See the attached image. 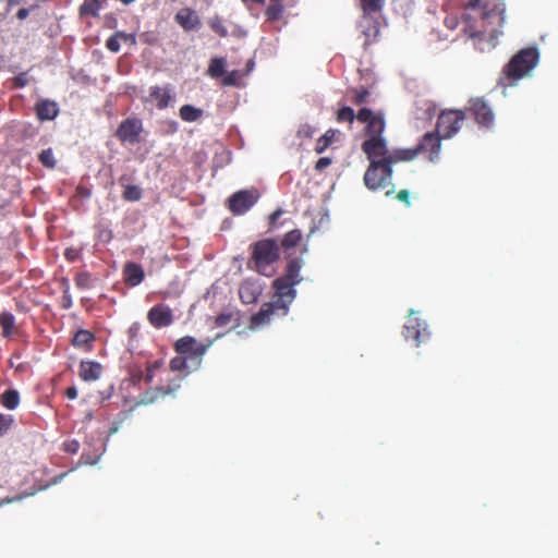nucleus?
Returning a JSON list of instances; mask_svg holds the SVG:
<instances>
[{"label": "nucleus", "instance_id": "obj_1", "mask_svg": "<svg viewBox=\"0 0 558 558\" xmlns=\"http://www.w3.org/2000/svg\"><path fill=\"white\" fill-rule=\"evenodd\" d=\"M302 266V258L288 260L284 274L272 281V289L275 291L272 302L278 305L282 316L288 314L289 307L296 296L294 287L302 281L300 276Z\"/></svg>", "mask_w": 558, "mask_h": 558}, {"label": "nucleus", "instance_id": "obj_2", "mask_svg": "<svg viewBox=\"0 0 558 558\" xmlns=\"http://www.w3.org/2000/svg\"><path fill=\"white\" fill-rule=\"evenodd\" d=\"M538 60L539 52L536 47H526L519 50L502 68L498 78V86L504 89L515 86L520 80L533 71Z\"/></svg>", "mask_w": 558, "mask_h": 558}, {"label": "nucleus", "instance_id": "obj_3", "mask_svg": "<svg viewBox=\"0 0 558 558\" xmlns=\"http://www.w3.org/2000/svg\"><path fill=\"white\" fill-rule=\"evenodd\" d=\"M250 258L246 266L250 270L265 277L276 272V264L280 258V246L275 239L266 238L252 243L248 247Z\"/></svg>", "mask_w": 558, "mask_h": 558}, {"label": "nucleus", "instance_id": "obj_4", "mask_svg": "<svg viewBox=\"0 0 558 558\" xmlns=\"http://www.w3.org/2000/svg\"><path fill=\"white\" fill-rule=\"evenodd\" d=\"M465 32L471 37H482L485 33L493 35L495 29H488L492 19L504 21V9L495 7L488 9L483 0H470L465 7Z\"/></svg>", "mask_w": 558, "mask_h": 558}, {"label": "nucleus", "instance_id": "obj_5", "mask_svg": "<svg viewBox=\"0 0 558 558\" xmlns=\"http://www.w3.org/2000/svg\"><path fill=\"white\" fill-rule=\"evenodd\" d=\"M221 336V333H218L216 338L208 339L206 342H199L192 336H184L174 342L173 348L179 355H184L189 361H195L196 366L199 367L204 354L214 344L215 340Z\"/></svg>", "mask_w": 558, "mask_h": 558}, {"label": "nucleus", "instance_id": "obj_6", "mask_svg": "<svg viewBox=\"0 0 558 558\" xmlns=\"http://www.w3.org/2000/svg\"><path fill=\"white\" fill-rule=\"evenodd\" d=\"M165 384H160L154 388L147 389L143 392L135 405H148L157 402L166 397H173L180 390L183 377L181 375H174L172 377L167 376L162 379Z\"/></svg>", "mask_w": 558, "mask_h": 558}, {"label": "nucleus", "instance_id": "obj_7", "mask_svg": "<svg viewBox=\"0 0 558 558\" xmlns=\"http://www.w3.org/2000/svg\"><path fill=\"white\" fill-rule=\"evenodd\" d=\"M392 168L387 159L369 162L364 174V183L369 190H379L388 185L391 180Z\"/></svg>", "mask_w": 558, "mask_h": 558}, {"label": "nucleus", "instance_id": "obj_8", "mask_svg": "<svg viewBox=\"0 0 558 558\" xmlns=\"http://www.w3.org/2000/svg\"><path fill=\"white\" fill-rule=\"evenodd\" d=\"M465 120V111L459 109H446L442 110L436 123V133L441 136V138H451L454 136L460 128L461 123Z\"/></svg>", "mask_w": 558, "mask_h": 558}, {"label": "nucleus", "instance_id": "obj_9", "mask_svg": "<svg viewBox=\"0 0 558 558\" xmlns=\"http://www.w3.org/2000/svg\"><path fill=\"white\" fill-rule=\"evenodd\" d=\"M356 120L365 124L364 132L368 138L384 137L383 133L386 128V121L381 111L361 108L356 113Z\"/></svg>", "mask_w": 558, "mask_h": 558}, {"label": "nucleus", "instance_id": "obj_10", "mask_svg": "<svg viewBox=\"0 0 558 558\" xmlns=\"http://www.w3.org/2000/svg\"><path fill=\"white\" fill-rule=\"evenodd\" d=\"M464 111L465 114L469 113L483 128H490L494 124L495 114L488 102L482 97L471 98Z\"/></svg>", "mask_w": 558, "mask_h": 558}, {"label": "nucleus", "instance_id": "obj_11", "mask_svg": "<svg viewBox=\"0 0 558 558\" xmlns=\"http://www.w3.org/2000/svg\"><path fill=\"white\" fill-rule=\"evenodd\" d=\"M415 312L413 310L410 311V315L403 327V337L407 341L412 340L416 345H420L422 342L426 341L430 333L427 328L426 322L422 320L420 317L414 316Z\"/></svg>", "mask_w": 558, "mask_h": 558}, {"label": "nucleus", "instance_id": "obj_12", "mask_svg": "<svg viewBox=\"0 0 558 558\" xmlns=\"http://www.w3.org/2000/svg\"><path fill=\"white\" fill-rule=\"evenodd\" d=\"M142 131L143 123L140 119L128 118L120 123L116 136L122 143L137 144Z\"/></svg>", "mask_w": 558, "mask_h": 558}, {"label": "nucleus", "instance_id": "obj_13", "mask_svg": "<svg viewBox=\"0 0 558 558\" xmlns=\"http://www.w3.org/2000/svg\"><path fill=\"white\" fill-rule=\"evenodd\" d=\"M258 196L255 191L241 190L229 197V209L234 215H243L257 202Z\"/></svg>", "mask_w": 558, "mask_h": 558}, {"label": "nucleus", "instance_id": "obj_14", "mask_svg": "<svg viewBox=\"0 0 558 558\" xmlns=\"http://www.w3.org/2000/svg\"><path fill=\"white\" fill-rule=\"evenodd\" d=\"M441 140V136L436 132H427L415 146L416 150L418 154H427V159L430 162H436L439 159Z\"/></svg>", "mask_w": 558, "mask_h": 558}, {"label": "nucleus", "instance_id": "obj_15", "mask_svg": "<svg viewBox=\"0 0 558 558\" xmlns=\"http://www.w3.org/2000/svg\"><path fill=\"white\" fill-rule=\"evenodd\" d=\"M362 150L367 156L369 162L388 159L391 154L388 150L387 142L384 137L365 140L362 143Z\"/></svg>", "mask_w": 558, "mask_h": 558}, {"label": "nucleus", "instance_id": "obj_16", "mask_svg": "<svg viewBox=\"0 0 558 558\" xmlns=\"http://www.w3.org/2000/svg\"><path fill=\"white\" fill-rule=\"evenodd\" d=\"M173 319L172 310L163 303L154 305L147 313V320L156 329L170 326Z\"/></svg>", "mask_w": 558, "mask_h": 558}, {"label": "nucleus", "instance_id": "obj_17", "mask_svg": "<svg viewBox=\"0 0 558 558\" xmlns=\"http://www.w3.org/2000/svg\"><path fill=\"white\" fill-rule=\"evenodd\" d=\"M275 315L282 316L278 305L272 301L264 303L259 311L251 317L250 327L252 329L260 328L269 324Z\"/></svg>", "mask_w": 558, "mask_h": 558}, {"label": "nucleus", "instance_id": "obj_18", "mask_svg": "<svg viewBox=\"0 0 558 558\" xmlns=\"http://www.w3.org/2000/svg\"><path fill=\"white\" fill-rule=\"evenodd\" d=\"M263 292L262 284L254 279L244 280L239 288V296L243 304L255 303Z\"/></svg>", "mask_w": 558, "mask_h": 558}, {"label": "nucleus", "instance_id": "obj_19", "mask_svg": "<svg viewBox=\"0 0 558 558\" xmlns=\"http://www.w3.org/2000/svg\"><path fill=\"white\" fill-rule=\"evenodd\" d=\"M174 20L186 32L198 29L202 25L199 16L191 8L179 10Z\"/></svg>", "mask_w": 558, "mask_h": 558}, {"label": "nucleus", "instance_id": "obj_20", "mask_svg": "<svg viewBox=\"0 0 558 558\" xmlns=\"http://www.w3.org/2000/svg\"><path fill=\"white\" fill-rule=\"evenodd\" d=\"M34 111L39 121H50L59 114V106L53 100L40 99L35 104Z\"/></svg>", "mask_w": 558, "mask_h": 558}, {"label": "nucleus", "instance_id": "obj_21", "mask_svg": "<svg viewBox=\"0 0 558 558\" xmlns=\"http://www.w3.org/2000/svg\"><path fill=\"white\" fill-rule=\"evenodd\" d=\"M145 278V272L140 264L129 262L123 267V279L126 286L136 287Z\"/></svg>", "mask_w": 558, "mask_h": 558}, {"label": "nucleus", "instance_id": "obj_22", "mask_svg": "<svg viewBox=\"0 0 558 558\" xmlns=\"http://www.w3.org/2000/svg\"><path fill=\"white\" fill-rule=\"evenodd\" d=\"M102 373V365L95 361H81L78 376L84 381L98 380Z\"/></svg>", "mask_w": 558, "mask_h": 558}, {"label": "nucleus", "instance_id": "obj_23", "mask_svg": "<svg viewBox=\"0 0 558 558\" xmlns=\"http://www.w3.org/2000/svg\"><path fill=\"white\" fill-rule=\"evenodd\" d=\"M302 240V232L299 229H293L287 232L279 246L284 250L286 258L288 260L292 259V253L290 252L292 248L298 246Z\"/></svg>", "mask_w": 558, "mask_h": 558}, {"label": "nucleus", "instance_id": "obj_24", "mask_svg": "<svg viewBox=\"0 0 558 558\" xmlns=\"http://www.w3.org/2000/svg\"><path fill=\"white\" fill-rule=\"evenodd\" d=\"M95 336L87 329L77 330L72 338V345L85 351H90Z\"/></svg>", "mask_w": 558, "mask_h": 558}, {"label": "nucleus", "instance_id": "obj_25", "mask_svg": "<svg viewBox=\"0 0 558 558\" xmlns=\"http://www.w3.org/2000/svg\"><path fill=\"white\" fill-rule=\"evenodd\" d=\"M0 327L2 329L1 335L3 338H11L19 331L15 324V317L10 312L0 313Z\"/></svg>", "mask_w": 558, "mask_h": 558}, {"label": "nucleus", "instance_id": "obj_26", "mask_svg": "<svg viewBox=\"0 0 558 558\" xmlns=\"http://www.w3.org/2000/svg\"><path fill=\"white\" fill-rule=\"evenodd\" d=\"M149 96L156 101L158 109H165L169 106L171 95L168 89H163L159 86H153L149 89Z\"/></svg>", "mask_w": 558, "mask_h": 558}, {"label": "nucleus", "instance_id": "obj_27", "mask_svg": "<svg viewBox=\"0 0 558 558\" xmlns=\"http://www.w3.org/2000/svg\"><path fill=\"white\" fill-rule=\"evenodd\" d=\"M418 155L416 147L414 148H404L397 149L390 154L388 157L389 165L392 167L393 163L399 161H410L413 160Z\"/></svg>", "mask_w": 558, "mask_h": 558}, {"label": "nucleus", "instance_id": "obj_28", "mask_svg": "<svg viewBox=\"0 0 558 558\" xmlns=\"http://www.w3.org/2000/svg\"><path fill=\"white\" fill-rule=\"evenodd\" d=\"M0 403L8 410H15L20 404V393L15 389H7L0 396Z\"/></svg>", "mask_w": 558, "mask_h": 558}, {"label": "nucleus", "instance_id": "obj_29", "mask_svg": "<svg viewBox=\"0 0 558 558\" xmlns=\"http://www.w3.org/2000/svg\"><path fill=\"white\" fill-rule=\"evenodd\" d=\"M180 118L185 122H195L203 116V110L192 105H183L180 108Z\"/></svg>", "mask_w": 558, "mask_h": 558}, {"label": "nucleus", "instance_id": "obj_30", "mask_svg": "<svg viewBox=\"0 0 558 558\" xmlns=\"http://www.w3.org/2000/svg\"><path fill=\"white\" fill-rule=\"evenodd\" d=\"M101 8L99 0H84L80 5V15L81 16H98L99 10Z\"/></svg>", "mask_w": 558, "mask_h": 558}, {"label": "nucleus", "instance_id": "obj_31", "mask_svg": "<svg viewBox=\"0 0 558 558\" xmlns=\"http://www.w3.org/2000/svg\"><path fill=\"white\" fill-rule=\"evenodd\" d=\"M349 93L351 94L350 100L356 106H361L369 101L371 93L365 87L351 88Z\"/></svg>", "mask_w": 558, "mask_h": 558}, {"label": "nucleus", "instance_id": "obj_32", "mask_svg": "<svg viewBox=\"0 0 558 558\" xmlns=\"http://www.w3.org/2000/svg\"><path fill=\"white\" fill-rule=\"evenodd\" d=\"M337 131L329 129L326 133L317 140L315 151L317 154L324 153L333 142Z\"/></svg>", "mask_w": 558, "mask_h": 558}, {"label": "nucleus", "instance_id": "obj_33", "mask_svg": "<svg viewBox=\"0 0 558 558\" xmlns=\"http://www.w3.org/2000/svg\"><path fill=\"white\" fill-rule=\"evenodd\" d=\"M163 366H165V361L162 359H158L153 362H148L146 364V368L144 371L145 372L144 381L146 384H150L156 376V372L162 369Z\"/></svg>", "mask_w": 558, "mask_h": 558}, {"label": "nucleus", "instance_id": "obj_34", "mask_svg": "<svg viewBox=\"0 0 558 558\" xmlns=\"http://www.w3.org/2000/svg\"><path fill=\"white\" fill-rule=\"evenodd\" d=\"M225 59L223 58H214L210 60L207 73L209 76L217 78L225 74Z\"/></svg>", "mask_w": 558, "mask_h": 558}, {"label": "nucleus", "instance_id": "obj_35", "mask_svg": "<svg viewBox=\"0 0 558 558\" xmlns=\"http://www.w3.org/2000/svg\"><path fill=\"white\" fill-rule=\"evenodd\" d=\"M38 160L44 167L48 169H53L57 165L52 148L41 150L38 156Z\"/></svg>", "mask_w": 558, "mask_h": 558}, {"label": "nucleus", "instance_id": "obj_36", "mask_svg": "<svg viewBox=\"0 0 558 558\" xmlns=\"http://www.w3.org/2000/svg\"><path fill=\"white\" fill-rule=\"evenodd\" d=\"M187 362L189 360L184 355L174 356L170 360L169 369L171 372H185L189 368Z\"/></svg>", "mask_w": 558, "mask_h": 558}, {"label": "nucleus", "instance_id": "obj_37", "mask_svg": "<svg viewBox=\"0 0 558 558\" xmlns=\"http://www.w3.org/2000/svg\"><path fill=\"white\" fill-rule=\"evenodd\" d=\"M282 13L283 5L279 1L271 3L265 12L268 21H278L281 17Z\"/></svg>", "mask_w": 558, "mask_h": 558}, {"label": "nucleus", "instance_id": "obj_38", "mask_svg": "<svg viewBox=\"0 0 558 558\" xmlns=\"http://www.w3.org/2000/svg\"><path fill=\"white\" fill-rule=\"evenodd\" d=\"M142 197V190L137 185H126L123 191V198L129 202L140 201Z\"/></svg>", "mask_w": 558, "mask_h": 558}, {"label": "nucleus", "instance_id": "obj_39", "mask_svg": "<svg viewBox=\"0 0 558 558\" xmlns=\"http://www.w3.org/2000/svg\"><path fill=\"white\" fill-rule=\"evenodd\" d=\"M354 119H356V114L351 107L344 106L340 108L337 112V121L338 122H349L353 123Z\"/></svg>", "mask_w": 558, "mask_h": 558}, {"label": "nucleus", "instance_id": "obj_40", "mask_svg": "<svg viewBox=\"0 0 558 558\" xmlns=\"http://www.w3.org/2000/svg\"><path fill=\"white\" fill-rule=\"evenodd\" d=\"M92 275L87 271L78 272L75 276V284L80 289H90L93 287Z\"/></svg>", "mask_w": 558, "mask_h": 558}, {"label": "nucleus", "instance_id": "obj_41", "mask_svg": "<svg viewBox=\"0 0 558 558\" xmlns=\"http://www.w3.org/2000/svg\"><path fill=\"white\" fill-rule=\"evenodd\" d=\"M235 319V313L232 311L221 312L215 318V327H226Z\"/></svg>", "mask_w": 558, "mask_h": 558}, {"label": "nucleus", "instance_id": "obj_42", "mask_svg": "<svg viewBox=\"0 0 558 558\" xmlns=\"http://www.w3.org/2000/svg\"><path fill=\"white\" fill-rule=\"evenodd\" d=\"M209 26L220 37H226L228 35L227 27L223 25L221 19L218 16H215L209 21Z\"/></svg>", "mask_w": 558, "mask_h": 558}, {"label": "nucleus", "instance_id": "obj_43", "mask_svg": "<svg viewBox=\"0 0 558 558\" xmlns=\"http://www.w3.org/2000/svg\"><path fill=\"white\" fill-rule=\"evenodd\" d=\"M13 423L14 418L12 415L0 413V437H2L9 432Z\"/></svg>", "mask_w": 558, "mask_h": 558}, {"label": "nucleus", "instance_id": "obj_44", "mask_svg": "<svg viewBox=\"0 0 558 558\" xmlns=\"http://www.w3.org/2000/svg\"><path fill=\"white\" fill-rule=\"evenodd\" d=\"M119 36H122L121 34H113L110 36L106 41V47L112 51L118 52L120 50V40Z\"/></svg>", "mask_w": 558, "mask_h": 558}, {"label": "nucleus", "instance_id": "obj_45", "mask_svg": "<svg viewBox=\"0 0 558 558\" xmlns=\"http://www.w3.org/2000/svg\"><path fill=\"white\" fill-rule=\"evenodd\" d=\"M144 376L145 372L140 367L133 368L130 372V378L134 385L138 384L141 380H144Z\"/></svg>", "mask_w": 558, "mask_h": 558}, {"label": "nucleus", "instance_id": "obj_46", "mask_svg": "<svg viewBox=\"0 0 558 558\" xmlns=\"http://www.w3.org/2000/svg\"><path fill=\"white\" fill-rule=\"evenodd\" d=\"M283 214V210L281 208H278L276 209L270 216H269V229L270 230H274L276 229L278 226H277V221L278 219L281 217V215Z\"/></svg>", "mask_w": 558, "mask_h": 558}, {"label": "nucleus", "instance_id": "obj_47", "mask_svg": "<svg viewBox=\"0 0 558 558\" xmlns=\"http://www.w3.org/2000/svg\"><path fill=\"white\" fill-rule=\"evenodd\" d=\"M331 163V159L328 157H322L319 158L315 163V169L319 172H322L324 169L329 167Z\"/></svg>", "mask_w": 558, "mask_h": 558}, {"label": "nucleus", "instance_id": "obj_48", "mask_svg": "<svg viewBox=\"0 0 558 558\" xmlns=\"http://www.w3.org/2000/svg\"><path fill=\"white\" fill-rule=\"evenodd\" d=\"M223 85L226 86H233L236 84V72L233 71L226 75L222 80Z\"/></svg>", "mask_w": 558, "mask_h": 558}, {"label": "nucleus", "instance_id": "obj_49", "mask_svg": "<svg viewBox=\"0 0 558 558\" xmlns=\"http://www.w3.org/2000/svg\"><path fill=\"white\" fill-rule=\"evenodd\" d=\"M397 199L403 202L407 206L411 204L410 202V193L407 190H401L397 194Z\"/></svg>", "mask_w": 558, "mask_h": 558}, {"label": "nucleus", "instance_id": "obj_50", "mask_svg": "<svg viewBox=\"0 0 558 558\" xmlns=\"http://www.w3.org/2000/svg\"><path fill=\"white\" fill-rule=\"evenodd\" d=\"M78 447H80L78 442L76 440H73L65 445V451L71 452V453H76L78 450Z\"/></svg>", "mask_w": 558, "mask_h": 558}, {"label": "nucleus", "instance_id": "obj_51", "mask_svg": "<svg viewBox=\"0 0 558 558\" xmlns=\"http://www.w3.org/2000/svg\"><path fill=\"white\" fill-rule=\"evenodd\" d=\"M65 397L68 399H70V400L76 399V397H77V389L74 386L66 388Z\"/></svg>", "mask_w": 558, "mask_h": 558}, {"label": "nucleus", "instance_id": "obj_52", "mask_svg": "<svg viewBox=\"0 0 558 558\" xmlns=\"http://www.w3.org/2000/svg\"><path fill=\"white\" fill-rule=\"evenodd\" d=\"M62 300H63V304H62L63 308L68 310L72 306V298L70 294H68V291H64Z\"/></svg>", "mask_w": 558, "mask_h": 558}, {"label": "nucleus", "instance_id": "obj_53", "mask_svg": "<svg viewBox=\"0 0 558 558\" xmlns=\"http://www.w3.org/2000/svg\"><path fill=\"white\" fill-rule=\"evenodd\" d=\"M28 14H29L28 9H26V8H21V9H19V10H17V12H16V17H17L19 20H25V19L28 16Z\"/></svg>", "mask_w": 558, "mask_h": 558}, {"label": "nucleus", "instance_id": "obj_54", "mask_svg": "<svg viewBox=\"0 0 558 558\" xmlns=\"http://www.w3.org/2000/svg\"><path fill=\"white\" fill-rule=\"evenodd\" d=\"M114 34H121L122 36H119V40H124V41H128V40H131L132 43H134L135 38L133 35L131 34H126V33H123V32H116Z\"/></svg>", "mask_w": 558, "mask_h": 558}, {"label": "nucleus", "instance_id": "obj_55", "mask_svg": "<svg viewBox=\"0 0 558 558\" xmlns=\"http://www.w3.org/2000/svg\"><path fill=\"white\" fill-rule=\"evenodd\" d=\"M14 85L17 86V87H23V86L26 85V80L23 77V75H20L17 77H15Z\"/></svg>", "mask_w": 558, "mask_h": 558}, {"label": "nucleus", "instance_id": "obj_56", "mask_svg": "<svg viewBox=\"0 0 558 558\" xmlns=\"http://www.w3.org/2000/svg\"><path fill=\"white\" fill-rule=\"evenodd\" d=\"M66 474H68V473H66V472H64V473H61V474H59V475L54 476V477L51 480L50 484H58V483H60V482H61V481L66 476Z\"/></svg>", "mask_w": 558, "mask_h": 558}, {"label": "nucleus", "instance_id": "obj_57", "mask_svg": "<svg viewBox=\"0 0 558 558\" xmlns=\"http://www.w3.org/2000/svg\"><path fill=\"white\" fill-rule=\"evenodd\" d=\"M64 255H65L66 259H69V260H74V258H75V253H74V251H73V250H70V248H68V250L65 251Z\"/></svg>", "mask_w": 558, "mask_h": 558}, {"label": "nucleus", "instance_id": "obj_58", "mask_svg": "<svg viewBox=\"0 0 558 558\" xmlns=\"http://www.w3.org/2000/svg\"><path fill=\"white\" fill-rule=\"evenodd\" d=\"M446 24L450 27V28H454L456 25H457V21L456 19H447L446 20Z\"/></svg>", "mask_w": 558, "mask_h": 558}, {"label": "nucleus", "instance_id": "obj_59", "mask_svg": "<svg viewBox=\"0 0 558 558\" xmlns=\"http://www.w3.org/2000/svg\"><path fill=\"white\" fill-rule=\"evenodd\" d=\"M123 4L125 5H129L131 4L132 2H134L135 0H120Z\"/></svg>", "mask_w": 558, "mask_h": 558}, {"label": "nucleus", "instance_id": "obj_60", "mask_svg": "<svg viewBox=\"0 0 558 558\" xmlns=\"http://www.w3.org/2000/svg\"><path fill=\"white\" fill-rule=\"evenodd\" d=\"M170 126H171V131H172V132H175V131H177V123H175V122H171V123H170Z\"/></svg>", "mask_w": 558, "mask_h": 558}]
</instances>
